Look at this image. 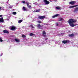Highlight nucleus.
Listing matches in <instances>:
<instances>
[{
	"mask_svg": "<svg viewBox=\"0 0 78 78\" xmlns=\"http://www.w3.org/2000/svg\"><path fill=\"white\" fill-rule=\"evenodd\" d=\"M77 20L73 19H71L69 20L68 23L69 24V25L72 27H74L75 25H74L73 23H76Z\"/></svg>",
	"mask_w": 78,
	"mask_h": 78,
	"instance_id": "f257e3e1",
	"label": "nucleus"
},
{
	"mask_svg": "<svg viewBox=\"0 0 78 78\" xmlns=\"http://www.w3.org/2000/svg\"><path fill=\"white\" fill-rule=\"evenodd\" d=\"M37 27L38 30H39L40 29H43L44 26L43 25L41 26L39 24H38Z\"/></svg>",
	"mask_w": 78,
	"mask_h": 78,
	"instance_id": "f03ea898",
	"label": "nucleus"
},
{
	"mask_svg": "<svg viewBox=\"0 0 78 78\" xmlns=\"http://www.w3.org/2000/svg\"><path fill=\"white\" fill-rule=\"evenodd\" d=\"M69 42L70 41L68 40L63 41H62V43L64 44H67V43L69 44Z\"/></svg>",
	"mask_w": 78,
	"mask_h": 78,
	"instance_id": "7ed1b4c3",
	"label": "nucleus"
},
{
	"mask_svg": "<svg viewBox=\"0 0 78 78\" xmlns=\"http://www.w3.org/2000/svg\"><path fill=\"white\" fill-rule=\"evenodd\" d=\"M43 2L45 3V5H48L50 3V2L47 0H44Z\"/></svg>",
	"mask_w": 78,
	"mask_h": 78,
	"instance_id": "20e7f679",
	"label": "nucleus"
},
{
	"mask_svg": "<svg viewBox=\"0 0 78 78\" xmlns=\"http://www.w3.org/2000/svg\"><path fill=\"white\" fill-rule=\"evenodd\" d=\"M38 18L39 19H44L45 18V16H39L38 17Z\"/></svg>",
	"mask_w": 78,
	"mask_h": 78,
	"instance_id": "39448f33",
	"label": "nucleus"
},
{
	"mask_svg": "<svg viewBox=\"0 0 78 78\" xmlns=\"http://www.w3.org/2000/svg\"><path fill=\"white\" fill-rule=\"evenodd\" d=\"M16 27L12 26L11 30H12V31H13V30L15 31V30H16Z\"/></svg>",
	"mask_w": 78,
	"mask_h": 78,
	"instance_id": "423d86ee",
	"label": "nucleus"
},
{
	"mask_svg": "<svg viewBox=\"0 0 78 78\" xmlns=\"http://www.w3.org/2000/svg\"><path fill=\"white\" fill-rule=\"evenodd\" d=\"M78 6V5H73L72 6H69V8H74V7Z\"/></svg>",
	"mask_w": 78,
	"mask_h": 78,
	"instance_id": "0eeeda50",
	"label": "nucleus"
},
{
	"mask_svg": "<svg viewBox=\"0 0 78 78\" xmlns=\"http://www.w3.org/2000/svg\"><path fill=\"white\" fill-rule=\"evenodd\" d=\"M3 33H7V34H8V33H9V31L6 30H4L3 31Z\"/></svg>",
	"mask_w": 78,
	"mask_h": 78,
	"instance_id": "6e6552de",
	"label": "nucleus"
},
{
	"mask_svg": "<svg viewBox=\"0 0 78 78\" xmlns=\"http://www.w3.org/2000/svg\"><path fill=\"white\" fill-rule=\"evenodd\" d=\"M76 3L75 1H71L69 2V4L70 5H73V4H75Z\"/></svg>",
	"mask_w": 78,
	"mask_h": 78,
	"instance_id": "1a4fd4ad",
	"label": "nucleus"
},
{
	"mask_svg": "<svg viewBox=\"0 0 78 78\" xmlns=\"http://www.w3.org/2000/svg\"><path fill=\"white\" fill-rule=\"evenodd\" d=\"M78 11V7H77L73 11V12H75Z\"/></svg>",
	"mask_w": 78,
	"mask_h": 78,
	"instance_id": "9d476101",
	"label": "nucleus"
},
{
	"mask_svg": "<svg viewBox=\"0 0 78 78\" xmlns=\"http://www.w3.org/2000/svg\"><path fill=\"white\" fill-rule=\"evenodd\" d=\"M69 36V37H73V36H74V34H69L68 35Z\"/></svg>",
	"mask_w": 78,
	"mask_h": 78,
	"instance_id": "9b49d317",
	"label": "nucleus"
},
{
	"mask_svg": "<svg viewBox=\"0 0 78 78\" xmlns=\"http://www.w3.org/2000/svg\"><path fill=\"white\" fill-rule=\"evenodd\" d=\"M4 22V20H3V18H0V22Z\"/></svg>",
	"mask_w": 78,
	"mask_h": 78,
	"instance_id": "f8f14e48",
	"label": "nucleus"
},
{
	"mask_svg": "<svg viewBox=\"0 0 78 78\" xmlns=\"http://www.w3.org/2000/svg\"><path fill=\"white\" fill-rule=\"evenodd\" d=\"M59 14H56L55 15L53 16L52 17V18H55V17H57L59 16Z\"/></svg>",
	"mask_w": 78,
	"mask_h": 78,
	"instance_id": "ddd939ff",
	"label": "nucleus"
},
{
	"mask_svg": "<svg viewBox=\"0 0 78 78\" xmlns=\"http://www.w3.org/2000/svg\"><path fill=\"white\" fill-rule=\"evenodd\" d=\"M42 34H43V36H45V34H46V32H45V31H43Z\"/></svg>",
	"mask_w": 78,
	"mask_h": 78,
	"instance_id": "4468645a",
	"label": "nucleus"
},
{
	"mask_svg": "<svg viewBox=\"0 0 78 78\" xmlns=\"http://www.w3.org/2000/svg\"><path fill=\"white\" fill-rule=\"evenodd\" d=\"M30 36H35V35L34 34H33L32 33H31L30 34Z\"/></svg>",
	"mask_w": 78,
	"mask_h": 78,
	"instance_id": "2eb2a0df",
	"label": "nucleus"
},
{
	"mask_svg": "<svg viewBox=\"0 0 78 78\" xmlns=\"http://www.w3.org/2000/svg\"><path fill=\"white\" fill-rule=\"evenodd\" d=\"M15 40L16 42H19V40H18L17 39L15 38Z\"/></svg>",
	"mask_w": 78,
	"mask_h": 78,
	"instance_id": "dca6fc26",
	"label": "nucleus"
},
{
	"mask_svg": "<svg viewBox=\"0 0 78 78\" xmlns=\"http://www.w3.org/2000/svg\"><path fill=\"white\" fill-rule=\"evenodd\" d=\"M56 9H60L61 7H60L57 6L56 7Z\"/></svg>",
	"mask_w": 78,
	"mask_h": 78,
	"instance_id": "f3484780",
	"label": "nucleus"
},
{
	"mask_svg": "<svg viewBox=\"0 0 78 78\" xmlns=\"http://www.w3.org/2000/svg\"><path fill=\"white\" fill-rule=\"evenodd\" d=\"M23 11H27V9H26L25 7H23Z\"/></svg>",
	"mask_w": 78,
	"mask_h": 78,
	"instance_id": "a211bd4d",
	"label": "nucleus"
},
{
	"mask_svg": "<svg viewBox=\"0 0 78 78\" xmlns=\"http://www.w3.org/2000/svg\"><path fill=\"white\" fill-rule=\"evenodd\" d=\"M26 4L27 6H29V5H30V3L29 2H26Z\"/></svg>",
	"mask_w": 78,
	"mask_h": 78,
	"instance_id": "6ab92c4d",
	"label": "nucleus"
},
{
	"mask_svg": "<svg viewBox=\"0 0 78 78\" xmlns=\"http://www.w3.org/2000/svg\"><path fill=\"white\" fill-rule=\"evenodd\" d=\"M22 37L23 38H25V37H26V36L24 34H23L22 35Z\"/></svg>",
	"mask_w": 78,
	"mask_h": 78,
	"instance_id": "aec40b11",
	"label": "nucleus"
},
{
	"mask_svg": "<svg viewBox=\"0 0 78 78\" xmlns=\"http://www.w3.org/2000/svg\"><path fill=\"white\" fill-rule=\"evenodd\" d=\"M37 12H40V9H38L36 10Z\"/></svg>",
	"mask_w": 78,
	"mask_h": 78,
	"instance_id": "412c9836",
	"label": "nucleus"
},
{
	"mask_svg": "<svg viewBox=\"0 0 78 78\" xmlns=\"http://www.w3.org/2000/svg\"><path fill=\"white\" fill-rule=\"evenodd\" d=\"M27 7H28V8H29V9H31L32 8V7H31V5L27 6Z\"/></svg>",
	"mask_w": 78,
	"mask_h": 78,
	"instance_id": "4be33fe9",
	"label": "nucleus"
},
{
	"mask_svg": "<svg viewBox=\"0 0 78 78\" xmlns=\"http://www.w3.org/2000/svg\"><path fill=\"white\" fill-rule=\"evenodd\" d=\"M59 21H62V18H60L59 19Z\"/></svg>",
	"mask_w": 78,
	"mask_h": 78,
	"instance_id": "5701e85b",
	"label": "nucleus"
},
{
	"mask_svg": "<svg viewBox=\"0 0 78 78\" xmlns=\"http://www.w3.org/2000/svg\"><path fill=\"white\" fill-rule=\"evenodd\" d=\"M17 14V12H13V14L14 15H16Z\"/></svg>",
	"mask_w": 78,
	"mask_h": 78,
	"instance_id": "b1692460",
	"label": "nucleus"
},
{
	"mask_svg": "<svg viewBox=\"0 0 78 78\" xmlns=\"http://www.w3.org/2000/svg\"><path fill=\"white\" fill-rule=\"evenodd\" d=\"M22 22V20H20L19 22H18V23H20L21 22Z\"/></svg>",
	"mask_w": 78,
	"mask_h": 78,
	"instance_id": "393cba45",
	"label": "nucleus"
},
{
	"mask_svg": "<svg viewBox=\"0 0 78 78\" xmlns=\"http://www.w3.org/2000/svg\"><path fill=\"white\" fill-rule=\"evenodd\" d=\"M0 42H3V40L1 37H0Z\"/></svg>",
	"mask_w": 78,
	"mask_h": 78,
	"instance_id": "a878e982",
	"label": "nucleus"
},
{
	"mask_svg": "<svg viewBox=\"0 0 78 78\" xmlns=\"http://www.w3.org/2000/svg\"><path fill=\"white\" fill-rule=\"evenodd\" d=\"M37 22L38 23H42L41 20L38 21H37Z\"/></svg>",
	"mask_w": 78,
	"mask_h": 78,
	"instance_id": "bb28decb",
	"label": "nucleus"
},
{
	"mask_svg": "<svg viewBox=\"0 0 78 78\" xmlns=\"http://www.w3.org/2000/svg\"><path fill=\"white\" fill-rule=\"evenodd\" d=\"M55 24L56 25V26H58V25H59V24H58V23H55Z\"/></svg>",
	"mask_w": 78,
	"mask_h": 78,
	"instance_id": "cd10ccee",
	"label": "nucleus"
},
{
	"mask_svg": "<svg viewBox=\"0 0 78 78\" xmlns=\"http://www.w3.org/2000/svg\"><path fill=\"white\" fill-rule=\"evenodd\" d=\"M30 27H31V28H34V27L33 25H31Z\"/></svg>",
	"mask_w": 78,
	"mask_h": 78,
	"instance_id": "c85d7f7f",
	"label": "nucleus"
},
{
	"mask_svg": "<svg viewBox=\"0 0 78 78\" xmlns=\"http://www.w3.org/2000/svg\"><path fill=\"white\" fill-rule=\"evenodd\" d=\"M22 3H24V4L26 3L25 1H22Z\"/></svg>",
	"mask_w": 78,
	"mask_h": 78,
	"instance_id": "c756f323",
	"label": "nucleus"
},
{
	"mask_svg": "<svg viewBox=\"0 0 78 78\" xmlns=\"http://www.w3.org/2000/svg\"><path fill=\"white\" fill-rule=\"evenodd\" d=\"M2 17V15H0V17Z\"/></svg>",
	"mask_w": 78,
	"mask_h": 78,
	"instance_id": "7c9ffc66",
	"label": "nucleus"
},
{
	"mask_svg": "<svg viewBox=\"0 0 78 78\" xmlns=\"http://www.w3.org/2000/svg\"><path fill=\"white\" fill-rule=\"evenodd\" d=\"M0 9H1V7H0Z\"/></svg>",
	"mask_w": 78,
	"mask_h": 78,
	"instance_id": "2f4dec72",
	"label": "nucleus"
},
{
	"mask_svg": "<svg viewBox=\"0 0 78 78\" xmlns=\"http://www.w3.org/2000/svg\"><path fill=\"white\" fill-rule=\"evenodd\" d=\"M11 8H12V7H11Z\"/></svg>",
	"mask_w": 78,
	"mask_h": 78,
	"instance_id": "473e14b6",
	"label": "nucleus"
},
{
	"mask_svg": "<svg viewBox=\"0 0 78 78\" xmlns=\"http://www.w3.org/2000/svg\"><path fill=\"white\" fill-rule=\"evenodd\" d=\"M2 56V55H1V56Z\"/></svg>",
	"mask_w": 78,
	"mask_h": 78,
	"instance_id": "72a5a7b5",
	"label": "nucleus"
}]
</instances>
